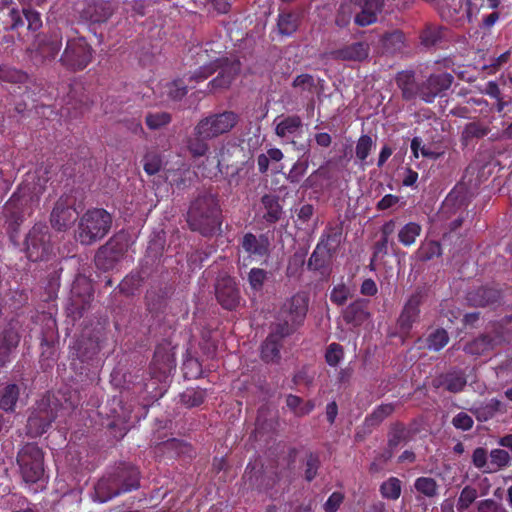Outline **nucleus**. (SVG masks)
I'll use <instances>...</instances> for the list:
<instances>
[{"instance_id": "f257e3e1", "label": "nucleus", "mask_w": 512, "mask_h": 512, "mask_svg": "<svg viewBox=\"0 0 512 512\" xmlns=\"http://www.w3.org/2000/svg\"><path fill=\"white\" fill-rule=\"evenodd\" d=\"M141 472L130 463L121 462L107 471L94 485V502L106 503L140 488Z\"/></svg>"}, {"instance_id": "f03ea898", "label": "nucleus", "mask_w": 512, "mask_h": 512, "mask_svg": "<svg viewBox=\"0 0 512 512\" xmlns=\"http://www.w3.org/2000/svg\"><path fill=\"white\" fill-rule=\"evenodd\" d=\"M198 56L197 63L200 67L190 76V81L201 82L206 80L212 74L218 71V75L208 83L210 91L227 89L233 80L239 74L241 63L238 59L227 57L216 58L207 63L208 49L199 48L196 52Z\"/></svg>"}, {"instance_id": "7ed1b4c3", "label": "nucleus", "mask_w": 512, "mask_h": 512, "mask_svg": "<svg viewBox=\"0 0 512 512\" xmlns=\"http://www.w3.org/2000/svg\"><path fill=\"white\" fill-rule=\"evenodd\" d=\"M222 211L216 195L211 193L199 194L189 206L187 223L192 231L208 237L220 229Z\"/></svg>"}, {"instance_id": "20e7f679", "label": "nucleus", "mask_w": 512, "mask_h": 512, "mask_svg": "<svg viewBox=\"0 0 512 512\" xmlns=\"http://www.w3.org/2000/svg\"><path fill=\"white\" fill-rule=\"evenodd\" d=\"M112 226V216L103 208L87 210L79 220L78 240L83 245H91L104 238Z\"/></svg>"}, {"instance_id": "39448f33", "label": "nucleus", "mask_w": 512, "mask_h": 512, "mask_svg": "<svg viewBox=\"0 0 512 512\" xmlns=\"http://www.w3.org/2000/svg\"><path fill=\"white\" fill-rule=\"evenodd\" d=\"M95 50L84 36L68 38L59 58L61 66L69 72L85 70L94 59Z\"/></svg>"}, {"instance_id": "423d86ee", "label": "nucleus", "mask_w": 512, "mask_h": 512, "mask_svg": "<svg viewBox=\"0 0 512 512\" xmlns=\"http://www.w3.org/2000/svg\"><path fill=\"white\" fill-rule=\"evenodd\" d=\"M17 464L26 483H36L44 475V452L35 443H26L17 453Z\"/></svg>"}, {"instance_id": "0eeeda50", "label": "nucleus", "mask_w": 512, "mask_h": 512, "mask_svg": "<svg viewBox=\"0 0 512 512\" xmlns=\"http://www.w3.org/2000/svg\"><path fill=\"white\" fill-rule=\"evenodd\" d=\"M94 298L92 282L85 276H77L73 281L70 297L66 306L67 317L73 321L83 317L91 307Z\"/></svg>"}, {"instance_id": "6e6552de", "label": "nucleus", "mask_w": 512, "mask_h": 512, "mask_svg": "<svg viewBox=\"0 0 512 512\" xmlns=\"http://www.w3.org/2000/svg\"><path fill=\"white\" fill-rule=\"evenodd\" d=\"M238 121L239 115L233 111L212 114L198 122L195 134L202 140L212 139L230 132Z\"/></svg>"}, {"instance_id": "1a4fd4ad", "label": "nucleus", "mask_w": 512, "mask_h": 512, "mask_svg": "<svg viewBox=\"0 0 512 512\" xmlns=\"http://www.w3.org/2000/svg\"><path fill=\"white\" fill-rule=\"evenodd\" d=\"M25 243L29 260L37 262L47 259L52 251L47 225L41 223L35 224L29 231Z\"/></svg>"}, {"instance_id": "9d476101", "label": "nucleus", "mask_w": 512, "mask_h": 512, "mask_svg": "<svg viewBox=\"0 0 512 512\" xmlns=\"http://www.w3.org/2000/svg\"><path fill=\"white\" fill-rule=\"evenodd\" d=\"M62 47V35L60 31H52L38 35L34 48L31 49V59L37 65H43L53 61Z\"/></svg>"}, {"instance_id": "9b49d317", "label": "nucleus", "mask_w": 512, "mask_h": 512, "mask_svg": "<svg viewBox=\"0 0 512 512\" xmlns=\"http://www.w3.org/2000/svg\"><path fill=\"white\" fill-rule=\"evenodd\" d=\"M78 215L74 198L69 195H62L51 211V226L57 231H66L75 224Z\"/></svg>"}, {"instance_id": "f8f14e48", "label": "nucleus", "mask_w": 512, "mask_h": 512, "mask_svg": "<svg viewBox=\"0 0 512 512\" xmlns=\"http://www.w3.org/2000/svg\"><path fill=\"white\" fill-rule=\"evenodd\" d=\"M215 297L223 309L236 310L242 299L236 279L230 275L220 276L215 283Z\"/></svg>"}, {"instance_id": "ddd939ff", "label": "nucleus", "mask_w": 512, "mask_h": 512, "mask_svg": "<svg viewBox=\"0 0 512 512\" xmlns=\"http://www.w3.org/2000/svg\"><path fill=\"white\" fill-rule=\"evenodd\" d=\"M425 292L417 289L410 295L397 319V327L402 338L410 336L413 324L416 323L420 315V306L423 303Z\"/></svg>"}, {"instance_id": "4468645a", "label": "nucleus", "mask_w": 512, "mask_h": 512, "mask_svg": "<svg viewBox=\"0 0 512 512\" xmlns=\"http://www.w3.org/2000/svg\"><path fill=\"white\" fill-rule=\"evenodd\" d=\"M454 81L448 72L432 73L420 86L419 97L426 103H432L436 97L442 96Z\"/></svg>"}, {"instance_id": "2eb2a0df", "label": "nucleus", "mask_w": 512, "mask_h": 512, "mask_svg": "<svg viewBox=\"0 0 512 512\" xmlns=\"http://www.w3.org/2000/svg\"><path fill=\"white\" fill-rule=\"evenodd\" d=\"M271 242L267 234L255 235L247 232L240 241L241 250L247 254L251 260L266 259L270 255Z\"/></svg>"}, {"instance_id": "dca6fc26", "label": "nucleus", "mask_w": 512, "mask_h": 512, "mask_svg": "<svg viewBox=\"0 0 512 512\" xmlns=\"http://www.w3.org/2000/svg\"><path fill=\"white\" fill-rule=\"evenodd\" d=\"M126 251V244L113 237L99 248L95 256V262L102 269H111L124 256Z\"/></svg>"}, {"instance_id": "f3484780", "label": "nucleus", "mask_w": 512, "mask_h": 512, "mask_svg": "<svg viewBox=\"0 0 512 512\" xmlns=\"http://www.w3.org/2000/svg\"><path fill=\"white\" fill-rule=\"evenodd\" d=\"M441 18L450 23L459 24L466 19L471 21V0H446L439 8Z\"/></svg>"}, {"instance_id": "a211bd4d", "label": "nucleus", "mask_w": 512, "mask_h": 512, "mask_svg": "<svg viewBox=\"0 0 512 512\" xmlns=\"http://www.w3.org/2000/svg\"><path fill=\"white\" fill-rule=\"evenodd\" d=\"M360 9L354 17V22L360 27H366L377 22L378 14L384 7V0H352Z\"/></svg>"}, {"instance_id": "6ab92c4d", "label": "nucleus", "mask_w": 512, "mask_h": 512, "mask_svg": "<svg viewBox=\"0 0 512 512\" xmlns=\"http://www.w3.org/2000/svg\"><path fill=\"white\" fill-rule=\"evenodd\" d=\"M309 298L304 293L293 295L280 310L282 317L302 326L308 311Z\"/></svg>"}, {"instance_id": "aec40b11", "label": "nucleus", "mask_w": 512, "mask_h": 512, "mask_svg": "<svg viewBox=\"0 0 512 512\" xmlns=\"http://www.w3.org/2000/svg\"><path fill=\"white\" fill-rule=\"evenodd\" d=\"M502 299V291L492 286H480L470 290L466 295L469 305L474 307H486L499 304Z\"/></svg>"}, {"instance_id": "412c9836", "label": "nucleus", "mask_w": 512, "mask_h": 512, "mask_svg": "<svg viewBox=\"0 0 512 512\" xmlns=\"http://www.w3.org/2000/svg\"><path fill=\"white\" fill-rule=\"evenodd\" d=\"M369 53V44L359 41L333 50L330 54L334 60L362 62L368 58Z\"/></svg>"}, {"instance_id": "4be33fe9", "label": "nucleus", "mask_w": 512, "mask_h": 512, "mask_svg": "<svg viewBox=\"0 0 512 512\" xmlns=\"http://www.w3.org/2000/svg\"><path fill=\"white\" fill-rule=\"evenodd\" d=\"M343 239V226L342 223L331 224L328 223L323 230L319 241L317 243V247L320 249L327 251L336 256L338 250L341 246Z\"/></svg>"}, {"instance_id": "5701e85b", "label": "nucleus", "mask_w": 512, "mask_h": 512, "mask_svg": "<svg viewBox=\"0 0 512 512\" xmlns=\"http://www.w3.org/2000/svg\"><path fill=\"white\" fill-rule=\"evenodd\" d=\"M335 255L315 247L307 261V269L317 272L322 279H328L332 273V261Z\"/></svg>"}, {"instance_id": "b1692460", "label": "nucleus", "mask_w": 512, "mask_h": 512, "mask_svg": "<svg viewBox=\"0 0 512 512\" xmlns=\"http://www.w3.org/2000/svg\"><path fill=\"white\" fill-rule=\"evenodd\" d=\"M54 419V415L48 410L32 412L27 420V435L32 438L41 436L49 429Z\"/></svg>"}, {"instance_id": "393cba45", "label": "nucleus", "mask_w": 512, "mask_h": 512, "mask_svg": "<svg viewBox=\"0 0 512 512\" xmlns=\"http://www.w3.org/2000/svg\"><path fill=\"white\" fill-rule=\"evenodd\" d=\"M113 14L109 1H93L88 3L81 12V17L91 23H104Z\"/></svg>"}, {"instance_id": "a878e982", "label": "nucleus", "mask_w": 512, "mask_h": 512, "mask_svg": "<svg viewBox=\"0 0 512 512\" xmlns=\"http://www.w3.org/2000/svg\"><path fill=\"white\" fill-rule=\"evenodd\" d=\"M20 342L18 331L12 327L5 328L0 335V368L10 361V354Z\"/></svg>"}, {"instance_id": "bb28decb", "label": "nucleus", "mask_w": 512, "mask_h": 512, "mask_svg": "<svg viewBox=\"0 0 512 512\" xmlns=\"http://www.w3.org/2000/svg\"><path fill=\"white\" fill-rule=\"evenodd\" d=\"M367 301L357 299L350 303L343 311V319L347 324L353 326L362 325L368 318Z\"/></svg>"}, {"instance_id": "cd10ccee", "label": "nucleus", "mask_w": 512, "mask_h": 512, "mask_svg": "<svg viewBox=\"0 0 512 512\" xmlns=\"http://www.w3.org/2000/svg\"><path fill=\"white\" fill-rule=\"evenodd\" d=\"M449 341L448 333L443 328H438L429 333L427 337H419L415 345L419 350L440 351Z\"/></svg>"}, {"instance_id": "c85d7f7f", "label": "nucleus", "mask_w": 512, "mask_h": 512, "mask_svg": "<svg viewBox=\"0 0 512 512\" xmlns=\"http://www.w3.org/2000/svg\"><path fill=\"white\" fill-rule=\"evenodd\" d=\"M498 344L497 337L489 334H482L474 340L465 344L463 350L466 354L473 356H481L492 351Z\"/></svg>"}, {"instance_id": "c756f323", "label": "nucleus", "mask_w": 512, "mask_h": 512, "mask_svg": "<svg viewBox=\"0 0 512 512\" xmlns=\"http://www.w3.org/2000/svg\"><path fill=\"white\" fill-rule=\"evenodd\" d=\"M302 119L298 115L284 117L275 127V134L282 139H290L302 131Z\"/></svg>"}, {"instance_id": "7c9ffc66", "label": "nucleus", "mask_w": 512, "mask_h": 512, "mask_svg": "<svg viewBox=\"0 0 512 512\" xmlns=\"http://www.w3.org/2000/svg\"><path fill=\"white\" fill-rule=\"evenodd\" d=\"M22 207L23 202L16 193L11 196L4 206V215L13 230H16L24 220Z\"/></svg>"}, {"instance_id": "2f4dec72", "label": "nucleus", "mask_w": 512, "mask_h": 512, "mask_svg": "<svg viewBox=\"0 0 512 512\" xmlns=\"http://www.w3.org/2000/svg\"><path fill=\"white\" fill-rule=\"evenodd\" d=\"M396 84L402 92V97L406 101L414 99L419 95V86L416 85L413 71H401L396 76Z\"/></svg>"}, {"instance_id": "473e14b6", "label": "nucleus", "mask_w": 512, "mask_h": 512, "mask_svg": "<svg viewBox=\"0 0 512 512\" xmlns=\"http://www.w3.org/2000/svg\"><path fill=\"white\" fill-rule=\"evenodd\" d=\"M264 207L263 219L268 224L278 222L283 215V208L280 204L279 198L275 195L265 194L261 198Z\"/></svg>"}, {"instance_id": "72a5a7b5", "label": "nucleus", "mask_w": 512, "mask_h": 512, "mask_svg": "<svg viewBox=\"0 0 512 512\" xmlns=\"http://www.w3.org/2000/svg\"><path fill=\"white\" fill-rule=\"evenodd\" d=\"M491 131L490 127L479 121L467 123L461 132V143L463 146L470 145L474 140L484 138Z\"/></svg>"}, {"instance_id": "f704fd0d", "label": "nucleus", "mask_w": 512, "mask_h": 512, "mask_svg": "<svg viewBox=\"0 0 512 512\" xmlns=\"http://www.w3.org/2000/svg\"><path fill=\"white\" fill-rule=\"evenodd\" d=\"M283 342L269 335L261 345V359L265 363H279Z\"/></svg>"}, {"instance_id": "c9c22d12", "label": "nucleus", "mask_w": 512, "mask_h": 512, "mask_svg": "<svg viewBox=\"0 0 512 512\" xmlns=\"http://www.w3.org/2000/svg\"><path fill=\"white\" fill-rule=\"evenodd\" d=\"M155 448L170 458H176L182 454H186L190 450V445L183 440L170 438L166 441L158 443Z\"/></svg>"}, {"instance_id": "e433bc0d", "label": "nucleus", "mask_w": 512, "mask_h": 512, "mask_svg": "<svg viewBox=\"0 0 512 512\" xmlns=\"http://www.w3.org/2000/svg\"><path fill=\"white\" fill-rule=\"evenodd\" d=\"M20 396L17 384H8L0 392V409L5 412H14Z\"/></svg>"}, {"instance_id": "4c0bfd02", "label": "nucleus", "mask_w": 512, "mask_h": 512, "mask_svg": "<svg viewBox=\"0 0 512 512\" xmlns=\"http://www.w3.org/2000/svg\"><path fill=\"white\" fill-rule=\"evenodd\" d=\"M299 327L296 323H293V321L286 317H282L279 313L277 322L272 325L269 335L283 342L286 337L294 334Z\"/></svg>"}, {"instance_id": "58836bf2", "label": "nucleus", "mask_w": 512, "mask_h": 512, "mask_svg": "<svg viewBox=\"0 0 512 512\" xmlns=\"http://www.w3.org/2000/svg\"><path fill=\"white\" fill-rule=\"evenodd\" d=\"M395 408L396 405L393 403L378 405L370 414L365 417L364 424L368 427H376L380 425L395 411Z\"/></svg>"}, {"instance_id": "ea45409f", "label": "nucleus", "mask_w": 512, "mask_h": 512, "mask_svg": "<svg viewBox=\"0 0 512 512\" xmlns=\"http://www.w3.org/2000/svg\"><path fill=\"white\" fill-rule=\"evenodd\" d=\"M410 438V432L401 422H395L390 426L388 432L387 446L396 449L400 444L407 443Z\"/></svg>"}, {"instance_id": "a19ab883", "label": "nucleus", "mask_w": 512, "mask_h": 512, "mask_svg": "<svg viewBox=\"0 0 512 512\" xmlns=\"http://www.w3.org/2000/svg\"><path fill=\"white\" fill-rule=\"evenodd\" d=\"M467 384V379L464 372H449L442 377L440 384L436 385L439 387L440 385H444L445 389L451 393H459L464 390Z\"/></svg>"}, {"instance_id": "79ce46f5", "label": "nucleus", "mask_w": 512, "mask_h": 512, "mask_svg": "<svg viewBox=\"0 0 512 512\" xmlns=\"http://www.w3.org/2000/svg\"><path fill=\"white\" fill-rule=\"evenodd\" d=\"M286 406L294 413L295 416L303 417L314 410L315 403L312 400L305 402L301 397L289 394L286 397Z\"/></svg>"}, {"instance_id": "37998d69", "label": "nucleus", "mask_w": 512, "mask_h": 512, "mask_svg": "<svg viewBox=\"0 0 512 512\" xmlns=\"http://www.w3.org/2000/svg\"><path fill=\"white\" fill-rule=\"evenodd\" d=\"M381 41L386 51L395 53L401 51L405 47L406 37L401 30L395 29L391 32H386L382 36Z\"/></svg>"}, {"instance_id": "c03bdc74", "label": "nucleus", "mask_w": 512, "mask_h": 512, "mask_svg": "<svg viewBox=\"0 0 512 512\" xmlns=\"http://www.w3.org/2000/svg\"><path fill=\"white\" fill-rule=\"evenodd\" d=\"M442 254L441 244L438 241L426 240L421 243L419 248L415 252L417 260L421 262H427L439 257Z\"/></svg>"}, {"instance_id": "a18cd8bd", "label": "nucleus", "mask_w": 512, "mask_h": 512, "mask_svg": "<svg viewBox=\"0 0 512 512\" xmlns=\"http://www.w3.org/2000/svg\"><path fill=\"white\" fill-rule=\"evenodd\" d=\"M422 232V227L416 222L406 223L398 232V241L405 247H410L416 243L417 238Z\"/></svg>"}, {"instance_id": "49530a36", "label": "nucleus", "mask_w": 512, "mask_h": 512, "mask_svg": "<svg viewBox=\"0 0 512 512\" xmlns=\"http://www.w3.org/2000/svg\"><path fill=\"white\" fill-rule=\"evenodd\" d=\"M379 492L382 498L396 501L401 496L402 482L399 478L391 476L381 483Z\"/></svg>"}, {"instance_id": "de8ad7c7", "label": "nucleus", "mask_w": 512, "mask_h": 512, "mask_svg": "<svg viewBox=\"0 0 512 512\" xmlns=\"http://www.w3.org/2000/svg\"><path fill=\"white\" fill-rule=\"evenodd\" d=\"M299 26L298 16L292 12H283L278 15L277 27L283 36H291Z\"/></svg>"}, {"instance_id": "09e8293b", "label": "nucleus", "mask_w": 512, "mask_h": 512, "mask_svg": "<svg viewBox=\"0 0 512 512\" xmlns=\"http://www.w3.org/2000/svg\"><path fill=\"white\" fill-rule=\"evenodd\" d=\"M187 93L188 86L183 79H176L166 83L163 91V94H165L167 99L171 101H180Z\"/></svg>"}, {"instance_id": "8fccbe9b", "label": "nucleus", "mask_w": 512, "mask_h": 512, "mask_svg": "<svg viewBox=\"0 0 512 512\" xmlns=\"http://www.w3.org/2000/svg\"><path fill=\"white\" fill-rule=\"evenodd\" d=\"M415 490L428 498L438 495L439 485L434 478L421 476L414 481Z\"/></svg>"}, {"instance_id": "3c124183", "label": "nucleus", "mask_w": 512, "mask_h": 512, "mask_svg": "<svg viewBox=\"0 0 512 512\" xmlns=\"http://www.w3.org/2000/svg\"><path fill=\"white\" fill-rule=\"evenodd\" d=\"M442 39V28L436 24H426L420 33L421 44L425 47H433Z\"/></svg>"}, {"instance_id": "603ef678", "label": "nucleus", "mask_w": 512, "mask_h": 512, "mask_svg": "<svg viewBox=\"0 0 512 512\" xmlns=\"http://www.w3.org/2000/svg\"><path fill=\"white\" fill-rule=\"evenodd\" d=\"M171 121V114L164 111L148 112L145 116V124L150 130L164 128L169 125Z\"/></svg>"}, {"instance_id": "864d4df0", "label": "nucleus", "mask_w": 512, "mask_h": 512, "mask_svg": "<svg viewBox=\"0 0 512 512\" xmlns=\"http://www.w3.org/2000/svg\"><path fill=\"white\" fill-rule=\"evenodd\" d=\"M144 279L145 276L142 275V272L131 273L120 282L118 288L121 293L133 295L141 286Z\"/></svg>"}, {"instance_id": "5fc2aeb1", "label": "nucleus", "mask_w": 512, "mask_h": 512, "mask_svg": "<svg viewBox=\"0 0 512 512\" xmlns=\"http://www.w3.org/2000/svg\"><path fill=\"white\" fill-rule=\"evenodd\" d=\"M511 462V456L504 449H493L490 452V464L493 468H488L484 472L497 471L501 468L507 467Z\"/></svg>"}, {"instance_id": "6e6d98bb", "label": "nucleus", "mask_w": 512, "mask_h": 512, "mask_svg": "<svg viewBox=\"0 0 512 512\" xmlns=\"http://www.w3.org/2000/svg\"><path fill=\"white\" fill-rule=\"evenodd\" d=\"M206 397V393L201 389H186L181 395V402L187 407H198L200 406Z\"/></svg>"}, {"instance_id": "4d7b16f0", "label": "nucleus", "mask_w": 512, "mask_h": 512, "mask_svg": "<svg viewBox=\"0 0 512 512\" xmlns=\"http://www.w3.org/2000/svg\"><path fill=\"white\" fill-rule=\"evenodd\" d=\"M478 492L477 489L473 486L466 485L460 492L459 498L457 500V510L459 512H463L467 510L477 499Z\"/></svg>"}, {"instance_id": "13d9d810", "label": "nucleus", "mask_w": 512, "mask_h": 512, "mask_svg": "<svg viewBox=\"0 0 512 512\" xmlns=\"http://www.w3.org/2000/svg\"><path fill=\"white\" fill-rule=\"evenodd\" d=\"M152 362L155 365H160V369H162V367H171L173 362V354L170 352L167 344H159L156 346Z\"/></svg>"}, {"instance_id": "bf43d9fd", "label": "nucleus", "mask_w": 512, "mask_h": 512, "mask_svg": "<svg viewBox=\"0 0 512 512\" xmlns=\"http://www.w3.org/2000/svg\"><path fill=\"white\" fill-rule=\"evenodd\" d=\"M306 251L295 252L289 259L286 276L288 278L298 277L301 274L302 268L305 264Z\"/></svg>"}, {"instance_id": "052dcab7", "label": "nucleus", "mask_w": 512, "mask_h": 512, "mask_svg": "<svg viewBox=\"0 0 512 512\" xmlns=\"http://www.w3.org/2000/svg\"><path fill=\"white\" fill-rule=\"evenodd\" d=\"M511 56L512 50L508 49L498 56L491 57L489 63L483 66V70L488 74H495L510 61Z\"/></svg>"}, {"instance_id": "680f3d73", "label": "nucleus", "mask_w": 512, "mask_h": 512, "mask_svg": "<svg viewBox=\"0 0 512 512\" xmlns=\"http://www.w3.org/2000/svg\"><path fill=\"white\" fill-rule=\"evenodd\" d=\"M373 145L374 143L371 136L364 134L359 137L356 143L355 154L360 162L366 163V159L371 153Z\"/></svg>"}, {"instance_id": "e2e57ef3", "label": "nucleus", "mask_w": 512, "mask_h": 512, "mask_svg": "<svg viewBox=\"0 0 512 512\" xmlns=\"http://www.w3.org/2000/svg\"><path fill=\"white\" fill-rule=\"evenodd\" d=\"M344 357V349L338 343L328 345L325 353V361L331 367H336Z\"/></svg>"}, {"instance_id": "0e129e2a", "label": "nucleus", "mask_w": 512, "mask_h": 512, "mask_svg": "<svg viewBox=\"0 0 512 512\" xmlns=\"http://www.w3.org/2000/svg\"><path fill=\"white\" fill-rule=\"evenodd\" d=\"M308 166V160H297L287 174V180L293 184L299 183L306 174Z\"/></svg>"}, {"instance_id": "69168bd1", "label": "nucleus", "mask_w": 512, "mask_h": 512, "mask_svg": "<svg viewBox=\"0 0 512 512\" xmlns=\"http://www.w3.org/2000/svg\"><path fill=\"white\" fill-rule=\"evenodd\" d=\"M266 280L267 272L264 269L252 268L248 273V282L253 291H261Z\"/></svg>"}, {"instance_id": "338daca9", "label": "nucleus", "mask_w": 512, "mask_h": 512, "mask_svg": "<svg viewBox=\"0 0 512 512\" xmlns=\"http://www.w3.org/2000/svg\"><path fill=\"white\" fill-rule=\"evenodd\" d=\"M22 14L27 21V28L30 31L36 32L42 27L41 14L31 7H23Z\"/></svg>"}, {"instance_id": "774afa93", "label": "nucleus", "mask_w": 512, "mask_h": 512, "mask_svg": "<svg viewBox=\"0 0 512 512\" xmlns=\"http://www.w3.org/2000/svg\"><path fill=\"white\" fill-rule=\"evenodd\" d=\"M320 464V457L317 453L310 452L307 455L305 463V479L308 482H311L317 476Z\"/></svg>"}]
</instances>
